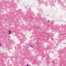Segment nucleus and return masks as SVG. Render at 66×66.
Returning <instances> with one entry per match:
<instances>
[{"label": "nucleus", "mask_w": 66, "mask_h": 66, "mask_svg": "<svg viewBox=\"0 0 66 66\" xmlns=\"http://www.w3.org/2000/svg\"><path fill=\"white\" fill-rule=\"evenodd\" d=\"M59 27H57L55 29V28H54V29L55 30V29H56V30H59Z\"/></svg>", "instance_id": "f257e3e1"}, {"label": "nucleus", "mask_w": 66, "mask_h": 66, "mask_svg": "<svg viewBox=\"0 0 66 66\" xmlns=\"http://www.w3.org/2000/svg\"><path fill=\"white\" fill-rule=\"evenodd\" d=\"M9 34H11V30L9 31Z\"/></svg>", "instance_id": "f03ea898"}, {"label": "nucleus", "mask_w": 66, "mask_h": 66, "mask_svg": "<svg viewBox=\"0 0 66 66\" xmlns=\"http://www.w3.org/2000/svg\"><path fill=\"white\" fill-rule=\"evenodd\" d=\"M49 59H50V58L49 57H48V60H49Z\"/></svg>", "instance_id": "7ed1b4c3"}, {"label": "nucleus", "mask_w": 66, "mask_h": 66, "mask_svg": "<svg viewBox=\"0 0 66 66\" xmlns=\"http://www.w3.org/2000/svg\"><path fill=\"white\" fill-rule=\"evenodd\" d=\"M30 47H31L32 48H33V46H30Z\"/></svg>", "instance_id": "20e7f679"}, {"label": "nucleus", "mask_w": 66, "mask_h": 66, "mask_svg": "<svg viewBox=\"0 0 66 66\" xmlns=\"http://www.w3.org/2000/svg\"><path fill=\"white\" fill-rule=\"evenodd\" d=\"M48 27H51V26H50V24H49V25Z\"/></svg>", "instance_id": "39448f33"}, {"label": "nucleus", "mask_w": 66, "mask_h": 66, "mask_svg": "<svg viewBox=\"0 0 66 66\" xmlns=\"http://www.w3.org/2000/svg\"><path fill=\"white\" fill-rule=\"evenodd\" d=\"M2 45L1 44H0V47H1Z\"/></svg>", "instance_id": "423d86ee"}, {"label": "nucleus", "mask_w": 66, "mask_h": 66, "mask_svg": "<svg viewBox=\"0 0 66 66\" xmlns=\"http://www.w3.org/2000/svg\"><path fill=\"white\" fill-rule=\"evenodd\" d=\"M48 22H50V21L48 20Z\"/></svg>", "instance_id": "0eeeda50"}, {"label": "nucleus", "mask_w": 66, "mask_h": 66, "mask_svg": "<svg viewBox=\"0 0 66 66\" xmlns=\"http://www.w3.org/2000/svg\"><path fill=\"white\" fill-rule=\"evenodd\" d=\"M60 42V40H59V43Z\"/></svg>", "instance_id": "6e6552de"}, {"label": "nucleus", "mask_w": 66, "mask_h": 66, "mask_svg": "<svg viewBox=\"0 0 66 66\" xmlns=\"http://www.w3.org/2000/svg\"><path fill=\"white\" fill-rule=\"evenodd\" d=\"M63 44H65V43H63Z\"/></svg>", "instance_id": "1a4fd4ad"}, {"label": "nucleus", "mask_w": 66, "mask_h": 66, "mask_svg": "<svg viewBox=\"0 0 66 66\" xmlns=\"http://www.w3.org/2000/svg\"><path fill=\"white\" fill-rule=\"evenodd\" d=\"M65 26H66V25H65Z\"/></svg>", "instance_id": "9d476101"}, {"label": "nucleus", "mask_w": 66, "mask_h": 66, "mask_svg": "<svg viewBox=\"0 0 66 66\" xmlns=\"http://www.w3.org/2000/svg\"><path fill=\"white\" fill-rule=\"evenodd\" d=\"M47 60H48V59H47Z\"/></svg>", "instance_id": "9b49d317"}]
</instances>
